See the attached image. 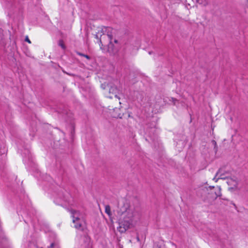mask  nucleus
<instances>
[{"label":"nucleus","instance_id":"f257e3e1","mask_svg":"<svg viewBox=\"0 0 248 248\" xmlns=\"http://www.w3.org/2000/svg\"><path fill=\"white\" fill-rule=\"evenodd\" d=\"M118 216L119 217V226L118 230L121 233L125 232L133 225L134 210L129 202L124 200L122 205H119Z\"/></svg>","mask_w":248,"mask_h":248},{"label":"nucleus","instance_id":"f03ea898","mask_svg":"<svg viewBox=\"0 0 248 248\" xmlns=\"http://www.w3.org/2000/svg\"><path fill=\"white\" fill-rule=\"evenodd\" d=\"M101 88L103 90H108L109 93L110 94L108 97L111 98L112 96L114 95L115 97L120 100V97H118V94H119V90L117 87L112 83H107L105 82L101 84Z\"/></svg>","mask_w":248,"mask_h":248},{"label":"nucleus","instance_id":"7ed1b4c3","mask_svg":"<svg viewBox=\"0 0 248 248\" xmlns=\"http://www.w3.org/2000/svg\"><path fill=\"white\" fill-rule=\"evenodd\" d=\"M70 212L72 217L73 218V222L76 223L77 221H79L78 225H75V227L77 229H79L82 226V223L83 222V217L82 214L77 210L73 209L69 210Z\"/></svg>","mask_w":248,"mask_h":248},{"label":"nucleus","instance_id":"20e7f679","mask_svg":"<svg viewBox=\"0 0 248 248\" xmlns=\"http://www.w3.org/2000/svg\"><path fill=\"white\" fill-rule=\"evenodd\" d=\"M228 173H229L228 171H225L223 168H220L218 170L213 180L217 182L218 179H225L228 177L226 176Z\"/></svg>","mask_w":248,"mask_h":248},{"label":"nucleus","instance_id":"39448f33","mask_svg":"<svg viewBox=\"0 0 248 248\" xmlns=\"http://www.w3.org/2000/svg\"><path fill=\"white\" fill-rule=\"evenodd\" d=\"M210 188L211 190V192L208 193V196L207 197V199H206L208 202H211V201H214L215 199H216L217 197L221 196V193H220L221 188L220 187H218V191L217 192H214L212 188L210 187Z\"/></svg>","mask_w":248,"mask_h":248},{"label":"nucleus","instance_id":"423d86ee","mask_svg":"<svg viewBox=\"0 0 248 248\" xmlns=\"http://www.w3.org/2000/svg\"><path fill=\"white\" fill-rule=\"evenodd\" d=\"M107 36L108 37V38L109 40V44L108 45V50L110 51L111 49L112 51H113V44H112V39H113L112 35L110 34H108L107 35Z\"/></svg>","mask_w":248,"mask_h":248},{"label":"nucleus","instance_id":"0eeeda50","mask_svg":"<svg viewBox=\"0 0 248 248\" xmlns=\"http://www.w3.org/2000/svg\"><path fill=\"white\" fill-rule=\"evenodd\" d=\"M227 183L229 185H232L233 186H236L237 185V182L235 180H233L232 179H228Z\"/></svg>","mask_w":248,"mask_h":248},{"label":"nucleus","instance_id":"6e6552de","mask_svg":"<svg viewBox=\"0 0 248 248\" xmlns=\"http://www.w3.org/2000/svg\"><path fill=\"white\" fill-rule=\"evenodd\" d=\"M105 212L108 215H111L110 207L109 205H106L105 206Z\"/></svg>","mask_w":248,"mask_h":248},{"label":"nucleus","instance_id":"1a4fd4ad","mask_svg":"<svg viewBox=\"0 0 248 248\" xmlns=\"http://www.w3.org/2000/svg\"><path fill=\"white\" fill-rule=\"evenodd\" d=\"M59 45L63 49H65L66 47L64 44L63 41L62 40H61L59 41Z\"/></svg>","mask_w":248,"mask_h":248},{"label":"nucleus","instance_id":"9d476101","mask_svg":"<svg viewBox=\"0 0 248 248\" xmlns=\"http://www.w3.org/2000/svg\"><path fill=\"white\" fill-rule=\"evenodd\" d=\"M212 144L214 145V150H215V152H217V142L215 140H213L212 141Z\"/></svg>","mask_w":248,"mask_h":248},{"label":"nucleus","instance_id":"9b49d317","mask_svg":"<svg viewBox=\"0 0 248 248\" xmlns=\"http://www.w3.org/2000/svg\"><path fill=\"white\" fill-rule=\"evenodd\" d=\"M198 2L200 4H203L204 5L207 4V0H197Z\"/></svg>","mask_w":248,"mask_h":248},{"label":"nucleus","instance_id":"f8f14e48","mask_svg":"<svg viewBox=\"0 0 248 248\" xmlns=\"http://www.w3.org/2000/svg\"><path fill=\"white\" fill-rule=\"evenodd\" d=\"M78 54L80 56L85 57L86 58H87L88 60H90V59H91L90 57L87 55H85V54H82L81 53H78Z\"/></svg>","mask_w":248,"mask_h":248},{"label":"nucleus","instance_id":"ddd939ff","mask_svg":"<svg viewBox=\"0 0 248 248\" xmlns=\"http://www.w3.org/2000/svg\"><path fill=\"white\" fill-rule=\"evenodd\" d=\"M95 38L97 39H99V43H100V45H102V40L101 38H100L99 37H98V35L97 34H95Z\"/></svg>","mask_w":248,"mask_h":248},{"label":"nucleus","instance_id":"4468645a","mask_svg":"<svg viewBox=\"0 0 248 248\" xmlns=\"http://www.w3.org/2000/svg\"><path fill=\"white\" fill-rule=\"evenodd\" d=\"M170 100L173 103L174 105H175L176 102L178 101V100L174 98H171V100Z\"/></svg>","mask_w":248,"mask_h":248},{"label":"nucleus","instance_id":"2eb2a0df","mask_svg":"<svg viewBox=\"0 0 248 248\" xmlns=\"http://www.w3.org/2000/svg\"><path fill=\"white\" fill-rule=\"evenodd\" d=\"M25 40V41L28 42L30 44L31 43V42L30 40L29 39L28 36L26 37Z\"/></svg>","mask_w":248,"mask_h":248},{"label":"nucleus","instance_id":"dca6fc26","mask_svg":"<svg viewBox=\"0 0 248 248\" xmlns=\"http://www.w3.org/2000/svg\"><path fill=\"white\" fill-rule=\"evenodd\" d=\"M114 42L116 44L118 43V40L116 39L114 40Z\"/></svg>","mask_w":248,"mask_h":248},{"label":"nucleus","instance_id":"f3484780","mask_svg":"<svg viewBox=\"0 0 248 248\" xmlns=\"http://www.w3.org/2000/svg\"><path fill=\"white\" fill-rule=\"evenodd\" d=\"M79 223V221H77L76 223H74L75 225H78Z\"/></svg>","mask_w":248,"mask_h":248},{"label":"nucleus","instance_id":"a211bd4d","mask_svg":"<svg viewBox=\"0 0 248 248\" xmlns=\"http://www.w3.org/2000/svg\"><path fill=\"white\" fill-rule=\"evenodd\" d=\"M117 117H119V118H122V117H121V116H120V115H118Z\"/></svg>","mask_w":248,"mask_h":248},{"label":"nucleus","instance_id":"6ab92c4d","mask_svg":"<svg viewBox=\"0 0 248 248\" xmlns=\"http://www.w3.org/2000/svg\"><path fill=\"white\" fill-rule=\"evenodd\" d=\"M137 240L138 241H140L139 237L138 236H137Z\"/></svg>","mask_w":248,"mask_h":248},{"label":"nucleus","instance_id":"aec40b11","mask_svg":"<svg viewBox=\"0 0 248 248\" xmlns=\"http://www.w3.org/2000/svg\"><path fill=\"white\" fill-rule=\"evenodd\" d=\"M103 35H104V36H103V38H105V37L106 35H105V34H104V33H103Z\"/></svg>","mask_w":248,"mask_h":248},{"label":"nucleus","instance_id":"412c9836","mask_svg":"<svg viewBox=\"0 0 248 248\" xmlns=\"http://www.w3.org/2000/svg\"><path fill=\"white\" fill-rule=\"evenodd\" d=\"M108 30H112V29L111 28H108Z\"/></svg>","mask_w":248,"mask_h":248},{"label":"nucleus","instance_id":"4be33fe9","mask_svg":"<svg viewBox=\"0 0 248 248\" xmlns=\"http://www.w3.org/2000/svg\"><path fill=\"white\" fill-rule=\"evenodd\" d=\"M103 30H101V32H103Z\"/></svg>","mask_w":248,"mask_h":248}]
</instances>
